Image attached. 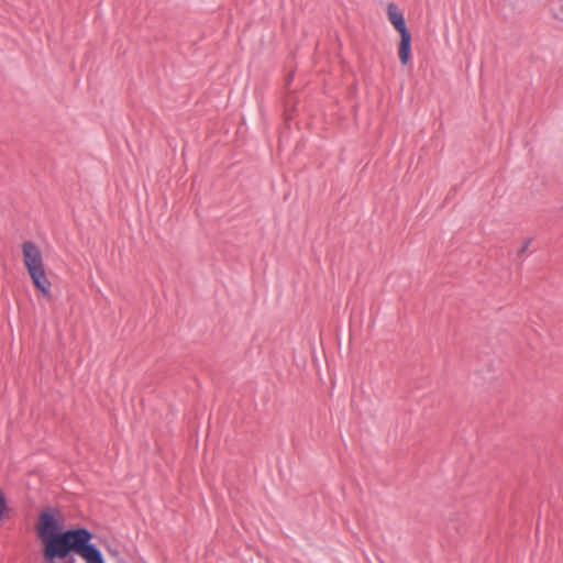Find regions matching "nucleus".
<instances>
[{
  "label": "nucleus",
  "instance_id": "obj_1",
  "mask_svg": "<svg viewBox=\"0 0 563 563\" xmlns=\"http://www.w3.org/2000/svg\"><path fill=\"white\" fill-rule=\"evenodd\" d=\"M55 510H43L35 525L45 563H104L101 551L91 541L93 533L87 528L63 529Z\"/></svg>",
  "mask_w": 563,
  "mask_h": 563
},
{
  "label": "nucleus",
  "instance_id": "obj_2",
  "mask_svg": "<svg viewBox=\"0 0 563 563\" xmlns=\"http://www.w3.org/2000/svg\"><path fill=\"white\" fill-rule=\"evenodd\" d=\"M23 262L34 286L43 294L48 295L51 283L45 274L42 252L32 241L22 243Z\"/></svg>",
  "mask_w": 563,
  "mask_h": 563
},
{
  "label": "nucleus",
  "instance_id": "obj_3",
  "mask_svg": "<svg viewBox=\"0 0 563 563\" xmlns=\"http://www.w3.org/2000/svg\"><path fill=\"white\" fill-rule=\"evenodd\" d=\"M387 15L389 22L399 32V34L409 33L404 14L399 11L395 3H389L387 7Z\"/></svg>",
  "mask_w": 563,
  "mask_h": 563
},
{
  "label": "nucleus",
  "instance_id": "obj_4",
  "mask_svg": "<svg viewBox=\"0 0 563 563\" xmlns=\"http://www.w3.org/2000/svg\"><path fill=\"white\" fill-rule=\"evenodd\" d=\"M398 56L402 65H407L411 57V34H400V42L398 46Z\"/></svg>",
  "mask_w": 563,
  "mask_h": 563
},
{
  "label": "nucleus",
  "instance_id": "obj_5",
  "mask_svg": "<svg viewBox=\"0 0 563 563\" xmlns=\"http://www.w3.org/2000/svg\"><path fill=\"white\" fill-rule=\"evenodd\" d=\"M8 510L7 500L3 492L0 489V520L3 518L5 511Z\"/></svg>",
  "mask_w": 563,
  "mask_h": 563
},
{
  "label": "nucleus",
  "instance_id": "obj_6",
  "mask_svg": "<svg viewBox=\"0 0 563 563\" xmlns=\"http://www.w3.org/2000/svg\"><path fill=\"white\" fill-rule=\"evenodd\" d=\"M553 16L559 21H563V0L558 1V8L553 11Z\"/></svg>",
  "mask_w": 563,
  "mask_h": 563
},
{
  "label": "nucleus",
  "instance_id": "obj_7",
  "mask_svg": "<svg viewBox=\"0 0 563 563\" xmlns=\"http://www.w3.org/2000/svg\"><path fill=\"white\" fill-rule=\"evenodd\" d=\"M531 242H532V239H531V238H528V239L523 242L522 246L518 250V256H522V255L528 251V249H529V246H530Z\"/></svg>",
  "mask_w": 563,
  "mask_h": 563
},
{
  "label": "nucleus",
  "instance_id": "obj_8",
  "mask_svg": "<svg viewBox=\"0 0 563 563\" xmlns=\"http://www.w3.org/2000/svg\"><path fill=\"white\" fill-rule=\"evenodd\" d=\"M108 551H109L110 555L115 556V558L119 556V551L117 549L109 548Z\"/></svg>",
  "mask_w": 563,
  "mask_h": 563
},
{
  "label": "nucleus",
  "instance_id": "obj_9",
  "mask_svg": "<svg viewBox=\"0 0 563 563\" xmlns=\"http://www.w3.org/2000/svg\"><path fill=\"white\" fill-rule=\"evenodd\" d=\"M118 563H124V561H123V560H120Z\"/></svg>",
  "mask_w": 563,
  "mask_h": 563
}]
</instances>
